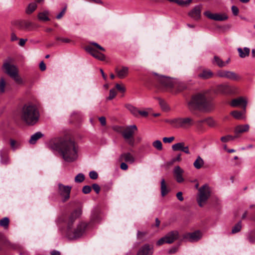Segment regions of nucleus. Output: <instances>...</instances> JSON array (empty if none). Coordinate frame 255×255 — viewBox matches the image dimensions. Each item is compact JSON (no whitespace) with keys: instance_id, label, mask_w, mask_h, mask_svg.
I'll list each match as a JSON object with an SVG mask.
<instances>
[{"instance_id":"obj_7","label":"nucleus","mask_w":255,"mask_h":255,"mask_svg":"<svg viewBox=\"0 0 255 255\" xmlns=\"http://www.w3.org/2000/svg\"><path fill=\"white\" fill-rule=\"evenodd\" d=\"M197 201L200 207H203L211 195V189L207 184H205L198 189Z\"/></svg>"},{"instance_id":"obj_50","label":"nucleus","mask_w":255,"mask_h":255,"mask_svg":"<svg viewBox=\"0 0 255 255\" xmlns=\"http://www.w3.org/2000/svg\"><path fill=\"white\" fill-rule=\"evenodd\" d=\"M92 188L97 194L99 193L100 191V187L98 184L96 183L93 184L92 185Z\"/></svg>"},{"instance_id":"obj_17","label":"nucleus","mask_w":255,"mask_h":255,"mask_svg":"<svg viewBox=\"0 0 255 255\" xmlns=\"http://www.w3.org/2000/svg\"><path fill=\"white\" fill-rule=\"evenodd\" d=\"M201 5L195 6L188 12V15L195 20H199L201 17Z\"/></svg>"},{"instance_id":"obj_47","label":"nucleus","mask_w":255,"mask_h":255,"mask_svg":"<svg viewBox=\"0 0 255 255\" xmlns=\"http://www.w3.org/2000/svg\"><path fill=\"white\" fill-rule=\"evenodd\" d=\"M175 138L174 136L170 137H165L163 138V141L164 143H171L174 140Z\"/></svg>"},{"instance_id":"obj_5","label":"nucleus","mask_w":255,"mask_h":255,"mask_svg":"<svg viewBox=\"0 0 255 255\" xmlns=\"http://www.w3.org/2000/svg\"><path fill=\"white\" fill-rule=\"evenodd\" d=\"M166 122L170 124L173 127L187 129L193 126L195 121L191 117H179L172 120H168Z\"/></svg>"},{"instance_id":"obj_26","label":"nucleus","mask_w":255,"mask_h":255,"mask_svg":"<svg viewBox=\"0 0 255 255\" xmlns=\"http://www.w3.org/2000/svg\"><path fill=\"white\" fill-rule=\"evenodd\" d=\"M204 161L200 156H198L197 157L196 160L193 163L194 167L197 169H200L204 165Z\"/></svg>"},{"instance_id":"obj_19","label":"nucleus","mask_w":255,"mask_h":255,"mask_svg":"<svg viewBox=\"0 0 255 255\" xmlns=\"http://www.w3.org/2000/svg\"><path fill=\"white\" fill-rule=\"evenodd\" d=\"M184 170L180 166H176L174 167L173 174L177 182L181 183L184 181L182 176Z\"/></svg>"},{"instance_id":"obj_28","label":"nucleus","mask_w":255,"mask_h":255,"mask_svg":"<svg viewBox=\"0 0 255 255\" xmlns=\"http://www.w3.org/2000/svg\"><path fill=\"white\" fill-rule=\"evenodd\" d=\"M213 74L211 70H203L199 74V77L204 79L210 78L212 77Z\"/></svg>"},{"instance_id":"obj_15","label":"nucleus","mask_w":255,"mask_h":255,"mask_svg":"<svg viewBox=\"0 0 255 255\" xmlns=\"http://www.w3.org/2000/svg\"><path fill=\"white\" fill-rule=\"evenodd\" d=\"M202 237V234L200 231L185 234L183 238L190 242H195L200 240Z\"/></svg>"},{"instance_id":"obj_62","label":"nucleus","mask_w":255,"mask_h":255,"mask_svg":"<svg viewBox=\"0 0 255 255\" xmlns=\"http://www.w3.org/2000/svg\"><path fill=\"white\" fill-rule=\"evenodd\" d=\"M23 82V79L17 74V85H21Z\"/></svg>"},{"instance_id":"obj_36","label":"nucleus","mask_w":255,"mask_h":255,"mask_svg":"<svg viewBox=\"0 0 255 255\" xmlns=\"http://www.w3.org/2000/svg\"><path fill=\"white\" fill-rule=\"evenodd\" d=\"M242 229V222L241 221L239 222L236 224L232 228V234H236L239 232Z\"/></svg>"},{"instance_id":"obj_51","label":"nucleus","mask_w":255,"mask_h":255,"mask_svg":"<svg viewBox=\"0 0 255 255\" xmlns=\"http://www.w3.org/2000/svg\"><path fill=\"white\" fill-rule=\"evenodd\" d=\"M116 88L118 91L122 92H125L126 91V88L125 87L119 84H116Z\"/></svg>"},{"instance_id":"obj_4","label":"nucleus","mask_w":255,"mask_h":255,"mask_svg":"<svg viewBox=\"0 0 255 255\" xmlns=\"http://www.w3.org/2000/svg\"><path fill=\"white\" fill-rule=\"evenodd\" d=\"M21 120L28 126L36 124L40 118V113L36 105L32 104L24 105L20 113Z\"/></svg>"},{"instance_id":"obj_31","label":"nucleus","mask_w":255,"mask_h":255,"mask_svg":"<svg viewBox=\"0 0 255 255\" xmlns=\"http://www.w3.org/2000/svg\"><path fill=\"white\" fill-rule=\"evenodd\" d=\"M48 14L49 11L47 10H45L38 13V18L41 21H48L49 20V18L48 16Z\"/></svg>"},{"instance_id":"obj_46","label":"nucleus","mask_w":255,"mask_h":255,"mask_svg":"<svg viewBox=\"0 0 255 255\" xmlns=\"http://www.w3.org/2000/svg\"><path fill=\"white\" fill-rule=\"evenodd\" d=\"M90 178L92 179H97L98 177V173L95 171H90L89 173Z\"/></svg>"},{"instance_id":"obj_56","label":"nucleus","mask_w":255,"mask_h":255,"mask_svg":"<svg viewBox=\"0 0 255 255\" xmlns=\"http://www.w3.org/2000/svg\"><path fill=\"white\" fill-rule=\"evenodd\" d=\"M120 168L123 170H127L128 168V166L125 162H122L120 165Z\"/></svg>"},{"instance_id":"obj_6","label":"nucleus","mask_w":255,"mask_h":255,"mask_svg":"<svg viewBox=\"0 0 255 255\" xmlns=\"http://www.w3.org/2000/svg\"><path fill=\"white\" fill-rule=\"evenodd\" d=\"M85 50L94 58L101 61L105 60V55L98 51V50H100L105 51V49L97 43L94 42H90V44L86 47Z\"/></svg>"},{"instance_id":"obj_39","label":"nucleus","mask_w":255,"mask_h":255,"mask_svg":"<svg viewBox=\"0 0 255 255\" xmlns=\"http://www.w3.org/2000/svg\"><path fill=\"white\" fill-rule=\"evenodd\" d=\"M85 179V176L83 173H79L75 177V182L76 183H81Z\"/></svg>"},{"instance_id":"obj_54","label":"nucleus","mask_w":255,"mask_h":255,"mask_svg":"<svg viewBox=\"0 0 255 255\" xmlns=\"http://www.w3.org/2000/svg\"><path fill=\"white\" fill-rule=\"evenodd\" d=\"M232 11L234 15H237L239 13V8L235 5L232 6Z\"/></svg>"},{"instance_id":"obj_34","label":"nucleus","mask_w":255,"mask_h":255,"mask_svg":"<svg viewBox=\"0 0 255 255\" xmlns=\"http://www.w3.org/2000/svg\"><path fill=\"white\" fill-rule=\"evenodd\" d=\"M213 63L217 65L220 67H225L224 61L217 56H214Z\"/></svg>"},{"instance_id":"obj_30","label":"nucleus","mask_w":255,"mask_h":255,"mask_svg":"<svg viewBox=\"0 0 255 255\" xmlns=\"http://www.w3.org/2000/svg\"><path fill=\"white\" fill-rule=\"evenodd\" d=\"M169 192L165 181L164 179H162L161 181V194L162 197L165 196Z\"/></svg>"},{"instance_id":"obj_60","label":"nucleus","mask_w":255,"mask_h":255,"mask_svg":"<svg viewBox=\"0 0 255 255\" xmlns=\"http://www.w3.org/2000/svg\"><path fill=\"white\" fill-rule=\"evenodd\" d=\"M182 152H184V153H186L187 154H190V152L188 146L186 145L185 144V145L184 146V148L183 149V151Z\"/></svg>"},{"instance_id":"obj_49","label":"nucleus","mask_w":255,"mask_h":255,"mask_svg":"<svg viewBox=\"0 0 255 255\" xmlns=\"http://www.w3.org/2000/svg\"><path fill=\"white\" fill-rule=\"evenodd\" d=\"M124 128H125V127L116 126L114 128V129L116 131H117L119 133H120L122 134Z\"/></svg>"},{"instance_id":"obj_21","label":"nucleus","mask_w":255,"mask_h":255,"mask_svg":"<svg viewBox=\"0 0 255 255\" xmlns=\"http://www.w3.org/2000/svg\"><path fill=\"white\" fill-rule=\"evenodd\" d=\"M247 104V101L242 97L233 99L231 103V106L233 107L242 106L244 109H246Z\"/></svg>"},{"instance_id":"obj_12","label":"nucleus","mask_w":255,"mask_h":255,"mask_svg":"<svg viewBox=\"0 0 255 255\" xmlns=\"http://www.w3.org/2000/svg\"><path fill=\"white\" fill-rule=\"evenodd\" d=\"M217 76L232 81H238L241 79V77L235 72L228 70H219L217 72Z\"/></svg>"},{"instance_id":"obj_14","label":"nucleus","mask_w":255,"mask_h":255,"mask_svg":"<svg viewBox=\"0 0 255 255\" xmlns=\"http://www.w3.org/2000/svg\"><path fill=\"white\" fill-rule=\"evenodd\" d=\"M58 186V194L62 197L63 202L66 201L70 198V194L72 188L71 186H65L61 183H59Z\"/></svg>"},{"instance_id":"obj_29","label":"nucleus","mask_w":255,"mask_h":255,"mask_svg":"<svg viewBox=\"0 0 255 255\" xmlns=\"http://www.w3.org/2000/svg\"><path fill=\"white\" fill-rule=\"evenodd\" d=\"M245 113V109L242 112L238 111H234L231 113V115L237 120H242L244 119V114Z\"/></svg>"},{"instance_id":"obj_22","label":"nucleus","mask_w":255,"mask_h":255,"mask_svg":"<svg viewBox=\"0 0 255 255\" xmlns=\"http://www.w3.org/2000/svg\"><path fill=\"white\" fill-rule=\"evenodd\" d=\"M152 248L146 244L139 249L136 255H152Z\"/></svg>"},{"instance_id":"obj_45","label":"nucleus","mask_w":255,"mask_h":255,"mask_svg":"<svg viewBox=\"0 0 255 255\" xmlns=\"http://www.w3.org/2000/svg\"><path fill=\"white\" fill-rule=\"evenodd\" d=\"M159 105L163 110L167 111L169 109L168 105L163 100H159Z\"/></svg>"},{"instance_id":"obj_53","label":"nucleus","mask_w":255,"mask_h":255,"mask_svg":"<svg viewBox=\"0 0 255 255\" xmlns=\"http://www.w3.org/2000/svg\"><path fill=\"white\" fill-rule=\"evenodd\" d=\"M56 39L58 41H61L64 43H69L71 41V40L67 38H62L60 37H57L56 38Z\"/></svg>"},{"instance_id":"obj_64","label":"nucleus","mask_w":255,"mask_h":255,"mask_svg":"<svg viewBox=\"0 0 255 255\" xmlns=\"http://www.w3.org/2000/svg\"><path fill=\"white\" fill-rule=\"evenodd\" d=\"M177 251V247H173L168 251L169 254H172L176 253Z\"/></svg>"},{"instance_id":"obj_25","label":"nucleus","mask_w":255,"mask_h":255,"mask_svg":"<svg viewBox=\"0 0 255 255\" xmlns=\"http://www.w3.org/2000/svg\"><path fill=\"white\" fill-rule=\"evenodd\" d=\"M37 7L36 2H30L25 9V12L27 14H31Z\"/></svg>"},{"instance_id":"obj_57","label":"nucleus","mask_w":255,"mask_h":255,"mask_svg":"<svg viewBox=\"0 0 255 255\" xmlns=\"http://www.w3.org/2000/svg\"><path fill=\"white\" fill-rule=\"evenodd\" d=\"M248 240L251 243H255V236L253 235H249L248 237Z\"/></svg>"},{"instance_id":"obj_27","label":"nucleus","mask_w":255,"mask_h":255,"mask_svg":"<svg viewBox=\"0 0 255 255\" xmlns=\"http://www.w3.org/2000/svg\"><path fill=\"white\" fill-rule=\"evenodd\" d=\"M239 56L241 58H245L249 56L250 50L249 48L245 47L243 49L241 48H238Z\"/></svg>"},{"instance_id":"obj_8","label":"nucleus","mask_w":255,"mask_h":255,"mask_svg":"<svg viewBox=\"0 0 255 255\" xmlns=\"http://www.w3.org/2000/svg\"><path fill=\"white\" fill-rule=\"evenodd\" d=\"M137 130V128L134 125L125 127L122 136L129 145H133L134 143L133 135Z\"/></svg>"},{"instance_id":"obj_55","label":"nucleus","mask_w":255,"mask_h":255,"mask_svg":"<svg viewBox=\"0 0 255 255\" xmlns=\"http://www.w3.org/2000/svg\"><path fill=\"white\" fill-rule=\"evenodd\" d=\"M27 41V39L20 38L19 39L18 45L20 46L23 47Z\"/></svg>"},{"instance_id":"obj_41","label":"nucleus","mask_w":255,"mask_h":255,"mask_svg":"<svg viewBox=\"0 0 255 255\" xmlns=\"http://www.w3.org/2000/svg\"><path fill=\"white\" fill-rule=\"evenodd\" d=\"M235 138H236L235 136H233L231 135H227L225 136H222L221 138V140L223 142H228V141H229L230 140H234Z\"/></svg>"},{"instance_id":"obj_33","label":"nucleus","mask_w":255,"mask_h":255,"mask_svg":"<svg viewBox=\"0 0 255 255\" xmlns=\"http://www.w3.org/2000/svg\"><path fill=\"white\" fill-rule=\"evenodd\" d=\"M173 87H175L176 88V90L177 92H181L183 91V90L185 89L186 88V85L185 84L182 82H180L178 83H177L175 81V84Z\"/></svg>"},{"instance_id":"obj_43","label":"nucleus","mask_w":255,"mask_h":255,"mask_svg":"<svg viewBox=\"0 0 255 255\" xmlns=\"http://www.w3.org/2000/svg\"><path fill=\"white\" fill-rule=\"evenodd\" d=\"M117 95L116 91L115 89H112L110 90L109 96L107 98V100H111L114 99Z\"/></svg>"},{"instance_id":"obj_10","label":"nucleus","mask_w":255,"mask_h":255,"mask_svg":"<svg viewBox=\"0 0 255 255\" xmlns=\"http://www.w3.org/2000/svg\"><path fill=\"white\" fill-rule=\"evenodd\" d=\"M179 232L174 230L168 232L163 237L160 239L157 242L158 246H160L164 243L172 244L179 238Z\"/></svg>"},{"instance_id":"obj_11","label":"nucleus","mask_w":255,"mask_h":255,"mask_svg":"<svg viewBox=\"0 0 255 255\" xmlns=\"http://www.w3.org/2000/svg\"><path fill=\"white\" fill-rule=\"evenodd\" d=\"M237 88L235 87L231 86L227 84H222L218 85L214 92L216 94H222L224 95L232 94L236 92Z\"/></svg>"},{"instance_id":"obj_35","label":"nucleus","mask_w":255,"mask_h":255,"mask_svg":"<svg viewBox=\"0 0 255 255\" xmlns=\"http://www.w3.org/2000/svg\"><path fill=\"white\" fill-rule=\"evenodd\" d=\"M127 108L134 116H138L139 110L136 108L131 105H128Z\"/></svg>"},{"instance_id":"obj_59","label":"nucleus","mask_w":255,"mask_h":255,"mask_svg":"<svg viewBox=\"0 0 255 255\" xmlns=\"http://www.w3.org/2000/svg\"><path fill=\"white\" fill-rule=\"evenodd\" d=\"M176 197L178 198V199L180 201H182L184 200V198L182 196V193L181 192H178L176 194Z\"/></svg>"},{"instance_id":"obj_20","label":"nucleus","mask_w":255,"mask_h":255,"mask_svg":"<svg viewBox=\"0 0 255 255\" xmlns=\"http://www.w3.org/2000/svg\"><path fill=\"white\" fill-rule=\"evenodd\" d=\"M250 128V126L248 124L240 125L236 127L234 130L235 137H238L240 134L247 132Z\"/></svg>"},{"instance_id":"obj_13","label":"nucleus","mask_w":255,"mask_h":255,"mask_svg":"<svg viewBox=\"0 0 255 255\" xmlns=\"http://www.w3.org/2000/svg\"><path fill=\"white\" fill-rule=\"evenodd\" d=\"M156 75L157 76V80L163 88L167 90H170L173 88L175 84L174 80L162 75L157 74Z\"/></svg>"},{"instance_id":"obj_58","label":"nucleus","mask_w":255,"mask_h":255,"mask_svg":"<svg viewBox=\"0 0 255 255\" xmlns=\"http://www.w3.org/2000/svg\"><path fill=\"white\" fill-rule=\"evenodd\" d=\"M39 68L40 70L42 71L45 70L46 69V65L44 63L43 61H41L39 64Z\"/></svg>"},{"instance_id":"obj_16","label":"nucleus","mask_w":255,"mask_h":255,"mask_svg":"<svg viewBox=\"0 0 255 255\" xmlns=\"http://www.w3.org/2000/svg\"><path fill=\"white\" fill-rule=\"evenodd\" d=\"M204 14L208 18L216 21H224L228 19L225 14L212 13L209 11H205Z\"/></svg>"},{"instance_id":"obj_40","label":"nucleus","mask_w":255,"mask_h":255,"mask_svg":"<svg viewBox=\"0 0 255 255\" xmlns=\"http://www.w3.org/2000/svg\"><path fill=\"white\" fill-rule=\"evenodd\" d=\"M205 123L210 127H214L216 125V122L211 118L205 119Z\"/></svg>"},{"instance_id":"obj_9","label":"nucleus","mask_w":255,"mask_h":255,"mask_svg":"<svg viewBox=\"0 0 255 255\" xmlns=\"http://www.w3.org/2000/svg\"><path fill=\"white\" fill-rule=\"evenodd\" d=\"M13 59L8 58L4 61L2 68L4 72L14 80H16V67L12 64Z\"/></svg>"},{"instance_id":"obj_2","label":"nucleus","mask_w":255,"mask_h":255,"mask_svg":"<svg viewBox=\"0 0 255 255\" xmlns=\"http://www.w3.org/2000/svg\"><path fill=\"white\" fill-rule=\"evenodd\" d=\"M81 214V211L77 210L74 211L71 215L68 222L66 236L69 240H75L81 237L85 233L87 224L84 222L78 224L76 227H73L74 220Z\"/></svg>"},{"instance_id":"obj_1","label":"nucleus","mask_w":255,"mask_h":255,"mask_svg":"<svg viewBox=\"0 0 255 255\" xmlns=\"http://www.w3.org/2000/svg\"><path fill=\"white\" fill-rule=\"evenodd\" d=\"M47 145L50 149L58 151L66 162H71L77 158L76 146L71 140L60 137L54 138L50 139Z\"/></svg>"},{"instance_id":"obj_24","label":"nucleus","mask_w":255,"mask_h":255,"mask_svg":"<svg viewBox=\"0 0 255 255\" xmlns=\"http://www.w3.org/2000/svg\"><path fill=\"white\" fill-rule=\"evenodd\" d=\"M43 136L44 134L41 132L37 131L31 136L29 142L32 144H35L39 139Z\"/></svg>"},{"instance_id":"obj_3","label":"nucleus","mask_w":255,"mask_h":255,"mask_svg":"<svg viewBox=\"0 0 255 255\" xmlns=\"http://www.w3.org/2000/svg\"><path fill=\"white\" fill-rule=\"evenodd\" d=\"M211 107V102L204 93H199L193 95L187 103V108L192 113L196 111L207 112Z\"/></svg>"},{"instance_id":"obj_52","label":"nucleus","mask_w":255,"mask_h":255,"mask_svg":"<svg viewBox=\"0 0 255 255\" xmlns=\"http://www.w3.org/2000/svg\"><path fill=\"white\" fill-rule=\"evenodd\" d=\"M66 10V7H65L63 8L62 11L56 16V18L58 19L61 18L64 15Z\"/></svg>"},{"instance_id":"obj_42","label":"nucleus","mask_w":255,"mask_h":255,"mask_svg":"<svg viewBox=\"0 0 255 255\" xmlns=\"http://www.w3.org/2000/svg\"><path fill=\"white\" fill-rule=\"evenodd\" d=\"M91 219L95 222H98L99 221L100 216L98 211H95L92 213Z\"/></svg>"},{"instance_id":"obj_63","label":"nucleus","mask_w":255,"mask_h":255,"mask_svg":"<svg viewBox=\"0 0 255 255\" xmlns=\"http://www.w3.org/2000/svg\"><path fill=\"white\" fill-rule=\"evenodd\" d=\"M138 115H141L142 117H146L148 116V113L144 111L139 110Z\"/></svg>"},{"instance_id":"obj_23","label":"nucleus","mask_w":255,"mask_h":255,"mask_svg":"<svg viewBox=\"0 0 255 255\" xmlns=\"http://www.w3.org/2000/svg\"><path fill=\"white\" fill-rule=\"evenodd\" d=\"M116 72L117 76L120 79L126 77L128 73V68L126 66H123L121 69H116Z\"/></svg>"},{"instance_id":"obj_44","label":"nucleus","mask_w":255,"mask_h":255,"mask_svg":"<svg viewBox=\"0 0 255 255\" xmlns=\"http://www.w3.org/2000/svg\"><path fill=\"white\" fill-rule=\"evenodd\" d=\"M5 82L3 78H1L0 80V92L3 93L5 91Z\"/></svg>"},{"instance_id":"obj_32","label":"nucleus","mask_w":255,"mask_h":255,"mask_svg":"<svg viewBox=\"0 0 255 255\" xmlns=\"http://www.w3.org/2000/svg\"><path fill=\"white\" fill-rule=\"evenodd\" d=\"M185 144V143L183 142H178L172 145V149L174 151H183V149Z\"/></svg>"},{"instance_id":"obj_37","label":"nucleus","mask_w":255,"mask_h":255,"mask_svg":"<svg viewBox=\"0 0 255 255\" xmlns=\"http://www.w3.org/2000/svg\"><path fill=\"white\" fill-rule=\"evenodd\" d=\"M9 224V219L7 217H4L0 220V226L5 229L8 228Z\"/></svg>"},{"instance_id":"obj_61","label":"nucleus","mask_w":255,"mask_h":255,"mask_svg":"<svg viewBox=\"0 0 255 255\" xmlns=\"http://www.w3.org/2000/svg\"><path fill=\"white\" fill-rule=\"evenodd\" d=\"M99 121L102 126H105L106 124V118L104 117H101L99 118Z\"/></svg>"},{"instance_id":"obj_18","label":"nucleus","mask_w":255,"mask_h":255,"mask_svg":"<svg viewBox=\"0 0 255 255\" xmlns=\"http://www.w3.org/2000/svg\"><path fill=\"white\" fill-rule=\"evenodd\" d=\"M135 160V157L129 152L122 153L119 157V161H125L130 164H132Z\"/></svg>"},{"instance_id":"obj_38","label":"nucleus","mask_w":255,"mask_h":255,"mask_svg":"<svg viewBox=\"0 0 255 255\" xmlns=\"http://www.w3.org/2000/svg\"><path fill=\"white\" fill-rule=\"evenodd\" d=\"M153 146L158 150H161L162 149V143L159 140H156L152 143Z\"/></svg>"},{"instance_id":"obj_48","label":"nucleus","mask_w":255,"mask_h":255,"mask_svg":"<svg viewBox=\"0 0 255 255\" xmlns=\"http://www.w3.org/2000/svg\"><path fill=\"white\" fill-rule=\"evenodd\" d=\"M91 187L90 186L86 185L83 187L82 191L84 194H88L91 191Z\"/></svg>"}]
</instances>
